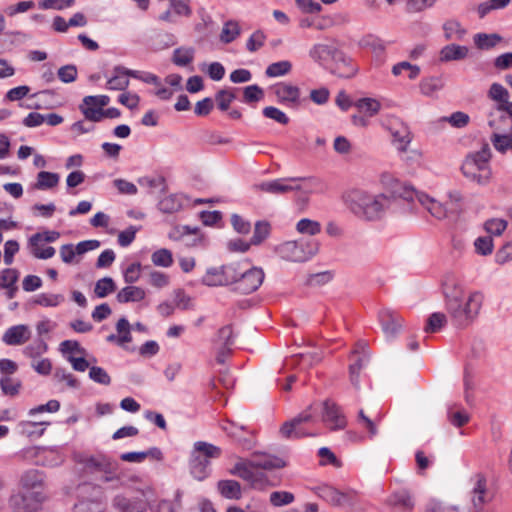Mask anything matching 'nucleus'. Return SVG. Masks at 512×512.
<instances>
[{
  "label": "nucleus",
  "instance_id": "f8f14e48",
  "mask_svg": "<svg viewBox=\"0 0 512 512\" xmlns=\"http://www.w3.org/2000/svg\"><path fill=\"white\" fill-rule=\"evenodd\" d=\"M351 357H356L354 362L349 365L350 382L355 388H359V378L362 368L368 363L370 353L365 342H358L356 349L352 352Z\"/></svg>",
  "mask_w": 512,
  "mask_h": 512
},
{
  "label": "nucleus",
  "instance_id": "864d4df0",
  "mask_svg": "<svg viewBox=\"0 0 512 512\" xmlns=\"http://www.w3.org/2000/svg\"><path fill=\"white\" fill-rule=\"evenodd\" d=\"M475 162L472 160H465L462 164L461 171L464 176L478 184H486L489 181H481L479 180V170L475 167Z\"/></svg>",
  "mask_w": 512,
  "mask_h": 512
},
{
  "label": "nucleus",
  "instance_id": "a19ab883",
  "mask_svg": "<svg viewBox=\"0 0 512 512\" xmlns=\"http://www.w3.org/2000/svg\"><path fill=\"white\" fill-rule=\"evenodd\" d=\"M151 260L155 266L165 268L170 267L173 264L172 253L170 250L166 248H162L153 252V254L151 255Z\"/></svg>",
  "mask_w": 512,
  "mask_h": 512
},
{
  "label": "nucleus",
  "instance_id": "bf43d9fd",
  "mask_svg": "<svg viewBox=\"0 0 512 512\" xmlns=\"http://www.w3.org/2000/svg\"><path fill=\"white\" fill-rule=\"evenodd\" d=\"M19 279V271L14 268H6L0 272V287H8L16 284Z\"/></svg>",
  "mask_w": 512,
  "mask_h": 512
},
{
  "label": "nucleus",
  "instance_id": "5fc2aeb1",
  "mask_svg": "<svg viewBox=\"0 0 512 512\" xmlns=\"http://www.w3.org/2000/svg\"><path fill=\"white\" fill-rule=\"evenodd\" d=\"M64 300V297L60 294H40L38 295L34 303L44 307H55Z\"/></svg>",
  "mask_w": 512,
  "mask_h": 512
},
{
  "label": "nucleus",
  "instance_id": "8fccbe9b",
  "mask_svg": "<svg viewBox=\"0 0 512 512\" xmlns=\"http://www.w3.org/2000/svg\"><path fill=\"white\" fill-rule=\"evenodd\" d=\"M60 237V233L57 231H46L43 233H35L29 239L30 246H39L42 242L52 243Z\"/></svg>",
  "mask_w": 512,
  "mask_h": 512
},
{
  "label": "nucleus",
  "instance_id": "1a4fd4ad",
  "mask_svg": "<svg viewBox=\"0 0 512 512\" xmlns=\"http://www.w3.org/2000/svg\"><path fill=\"white\" fill-rule=\"evenodd\" d=\"M322 421L332 430H342L347 425V419L341 407L331 399H326L322 403Z\"/></svg>",
  "mask_w": 512,
  "mask_h": 512
},
{
  "label": "nucleus",
  "instance_id": "338daca9",
  "mask_svg": "<svg viewBox=\"0 0 512 512\" xmlns=\"http://www.w3.org/2000/svg\"><path fill=\"white\" fill-rule=\"evenodd\" d=\"M443 120L449 122L455 128H463L468 125L470 117L464 112L457 111L449 117H444Z\"/></svg>",
  "mask_w": 512,
  "mask_h": 512
},
{
  "label": "nucleus",
  "instance_id": "37998d69",
  "mask_svg": "<svg viewBox=\"0 0 512 512\" xmlns=\"http://www.w3.org/2000/svg\"><path fill=\"white\" fill-rule=\"evenodd\" d=\"M339 504L336 507L354 509L358 504V494L354 490L340 491L338 492Z\"/></svg>",
  "mask_w": 512,
  "mask_h": 512
},
{
  "label": "nucleus",
  "instance_id": "5701e85b",
  "mask_svg": "<svg viewBox=\"0 0 512 512\" xmlns=\"http://www.w3.org/2000/svg\"><path fill=\"white\" fill-rule=\"evenodd\" d=\"M340 51L341 50L333 46L317 44L311 50L310 55L314 60L320 62L322 65L328 68V65L334 61L336 54L340 53Z\"/></svg>",
  "mask_w": 512,
  "mask_h": 512
},
{
  "label": "nucleus",
  "instance_id": "0e129e2a",
  "mask_svg": "<svg viewBox=\"0 0 512 512\" xmlns=\"http://www.w3.org/2000/svg\"><path fill=\"white\" fill-rule=\"evenodd\" d=\"M47 349L48 346L45 341L43 339H38L33 344L25 347L23 353L29 358H36L45 353Z\"/></svg>",
  "mask_w": 512,
  "mask_h": 512
},
{
  "label": "nucleus",
  "instance_id": "aec40b11",
  "mask_svg": "<svg viewBox=\"0 0 512 512\" xmlns=\"http://www.w3.org/2000/svg\"><path fill=\"white\" fill-rule=\"evenodd\" d=\"M275 95L281 103L291 107L299 105L300 89L297 86L282 83L275 87Z\"/></svg>",
  "mask_w": 512,
  "mask_h": 512
},
{
  "label": "nucleus",
  "instance_id": "20e7f679",
  "mask_svg": "<svg viewBox=\"0 0 512 512\" xmlns=\"http://www.w3.org/2000/svg\"><path fill=\"white\" fill-rule=\"evenodd\" d=\"M78 462L83 465L79 468L82 473L95 477L101 476L105 482L114 478L112 475L117 469V463L104 455L80 456Z\"/></svg>",
  "mask_w": 512,
  "mask_h": 512
},
{
  "label": "nucleus",
  "instance_id": "9d476101",
  "mask_svg": "<svg viewBox=\"0 0 512 512\" xmlns=\"http://www.w3.org/2000/svg\"><path fill=\"white\" fill-rule=\"evenodd\" d=\"M304 180H306V178L302 177L277 179L256 184L254 188L258 191L270 194H287L292 191L300 190L301 186L298 184V182Z\"/></svg>",
  "mask_w": 512,
  "mask_h": 512
},
{
  "label": "nucleus",
  "instance_id": "c85d7f7f",
  "mask_svg": "<svg viewBox=\"0 0 512 512\" xmlns=\"http://www.w3.org/2000/svg\"><path fill=\"white\" fill-rule=\"evenodd\" d=\"M491 142L494 148L500 153L512 150V131L493 132Z\"/></svg>",
  "mask_w": 512,
  "mask_h": 512
},
{
  "label": "nucleus",
  "instance_id": "c756f323",
  "mask_svg": "<svg viewBox=\"0 0 512 512\" xmlns=\"http://www.w3.org/2000/svg\"><path fill=\"white\" fill-rule=\"evenodd\" d=\"M195 49L192 47H180L174 50L172 62L180 67L189 65L194 59Z\"/></svg>",
  "mask_w": 512,
  "mask_h": 512
},
{
  "label": "nucleus",
  "instance_id": "6e6d98bb",
  "mask_svg": "<svg viewBox=\"0 0 512 512\" xmlns=\"http://www.w3.org/2000/svg\"><path fill=\"white\" fill-rule=\"evenodd\" d=\"M394 140L399 142V150L404 152L407 149L408 144L411 142V134L407 126H402L398 130L392 131Z\"/></svg>",
  "mask_w": 512,
  "mask_h": 512
},
{
  "label": "nucleus",
  "instance_id": "e2e57ef3",
  "mask_svg": "<svg viewBox=\"0 0 512 512\" xmlns=\"http://www.w3.org/2000/svg\"><path fill=\"white\" fill-rule=\"evenodd\" d=\"M488 95L492 100L499 102V104H503L504 102H506L509 99V93H508L507 89H505L499 83H493L490 86Z\"/></svg>",
  "mask_w": 512,
  "mask_h": 512
},
{
  "label": "nucleus",
  "instance_id": "f03ea898",
  "mask_svg": "<svg viewBox=\"0 0 512 512\" xmlns=\"http://www.w3.org/2000/svg\"><path fill=\"white\" fill-rule=\"evenodd\" d=\"M345 202L354 215L367 221L381 219L391 203L384 194L374 195L358 189L349 191Z\"/></svg>",
  "mask_w": 512,
  "mask_h": 512
},
{
  "label": "nucleus",
  "instance_id": "4c0bfd02",
  "mask_svg": "<svg viewBox=\"0 0 512 512\" xmlns=\"http://www.w3.org/2000/svg\"><path fill=\"white\" fill-rule=\"evenodd\" d=\"M292 69L291 62L287 60L270 64L265 71L268 77H279L288 74Z\"/></svg>",
  "mask_w": 512,
  "mask_h": 512
},
{
  "label": "nucleus",
  "instance_id": "473e14b6",
  "mask_svg": "<svg viewBox=\"0 0 512 512\" xmlns=\"http://www.w3.org/2000/svg\"><path fill=\"white\" fill-rule=\"evenodd\" d=\"M511 0H488L477 6V13L480 18H484L487 14L494 10L503 9L510 4Z\"/></svg>",
  "mask_w": 512,
  "mask_h": 512
},
{
  "label": "nucleus",
  "instance_id": "423d86ee",
  "mask_svg": "<svg viewBox=\"0 0 512 512\" xmlns=\"http://www.w3.org/2000/svg\"><path fill=\"white\" fill-rule=\"evenodd\" d=\"M239 266L234 291L241 294H250L255 292L263 283L265 274L261 268L250 267L247 261H242Z\"/></svg>",
  "mask_w": 512,
  "mask_h": 512
},
{
  "label": "nucleus",
  "instance_id": "de8ad7c7",
  "mask_svg": "<svg viewBox=\"0 0 512 512\" xmlns=\"http://www.w3.org/2000/svg\"><path fill=\"white\" fill-rule=\"evenodd\" d=\"M355 106L368 113L369 116L376 115L381 108L380 102L373 98H361L355 103Z\"/></svg>",
  "mask_w": 512,
  "mask_h": 512
},
{
  "label": "nucleus",
  "instance_id": "39448f33",
  "mask_svg": "<svg viewBox=\"0 0 512 512\" xmlns=\"http://www.w3.org/2000/svg\"><path fill=\"white\" fill-rule=\"evenodd\" d=\"M46 500L43 491L18 490L10 495L8 506L12 512H38Z\"/></svg>",
  "mask_w": 512,
  "mask_h": 512
},
{
  "label": "nucleus",
  "instance_id": "a18cd8bd",
  "mask_svg": "<svg viewBox=\"0 0 512 512\" xmlns=\"http://www.w3.org/2000/svg\"><path fill=\"white\" fill-rule=\"evenodd\" d=\"M443 29L446 39H452L455 36L457 39H461L466 34V30L457 20H448L445 22Z\"/></svg>",
  "mask_w": 512,
  "mask_h": 512
},
{
  "label": "nucleus",
  "instance_id": "4468645a",
  "mask_svg": "<svg viewBox=\"0 0 512 512\" xmlns=\"http://www.w3.org/2000/svg\"><path fill=\"white\" fill-rule=\"evenodd\" d=\"M472 504L476 512H483V505L488 501L486 499L487 490V479L482 473L475 474L472 479Z\"/></svg>",
  "mask_w": 512,
  "mask_h": 512
},
{
  "label": "nucleus",
  "instance_id": "6e6552de",
  "mask_svg": "<svg viewBox=\"0 0 512 512\" xmlns=\"http://www.w3.org/2000/svg\"><path fill=\"white\" fill-rule=\"evenodd\" d=\"M394 195L407 201H414V199H417L419 203L423 205L429 211V213L437 219H443L446 217V207L430 198L426 194L415 191L411 186L403 185L399 187V189L394 191Z\"/></svg>",
  "mask_w": 512,
  "mask_h": 512
},
{
  "label": "nucleus",
  "instance_id": "4be33fe9",
  "mask_svg": "<svg viewBox=\"0 0 512 512\" xmlns=\"http://www.w3.org/2000/svg\"><path fill=\"white\" fill-rule=\"evenodd\" d=\"M113 507L119 512H145L147 504L142 499H129L123 495H117L113 499Z\"/></svg>",
  "mask_w": 512,
  "mask_h": 512
},
{
  "label": "nucleus",
  "instance_id": "412c9836",
  "mask_svg": "<svg viewBox=\"0 0 512 512\" xmlns=\"http://www.w3.org/2000/svg\"><path fill=\"white\" fill-rule=\"evenodd\" d=\"M44 475L42 472L30 469L25 471L20 477L21 490L24 491H43Z\"/></svg>",
  "mask_w": 512,
  "mask_h": 512
},
{
  "label": "nucleus",
  "instance_id": "2eb2a0df",
  "mask_svg": "<svg viewBox=\"0 0 512 512\" xmlns=\"http://www.w3.org/2000/svg\"><path fill=\"white\" fill-rule=\"evenodd\" d=\"M491 152L488 144H484L480 151L468 155L465 160H472L475 162V167L479 170V180L489 181L491 177V170L489 167V160Z\"/></svg>",
  "mask_w": 512,
  "mask_h": 512
},
{
  "label": "nucleus",
  "instance_id": "f257e3e1",
  "mask_svg": "<svg viewBox=\"0 0 512 512\" xmlns=\"http://www.w3.org/2000/svg\"><path fill=\"white\" fill-rule=\"evenodd\" d=\"M445 307L454 325L458 328L467 327L478 315L482 306L483 295L479 292L466 294L455 281L443 284Z\"/></svg>",
  "mask_w": 512,
  "mask_h": 512
},
{
  "label": "nucleus",
  "instance_id": "ea45409f",
  "mask_svg": "<svg viewBox=\"0 0 512 512\" xmlns=\"http://www.w3.org/2000/svg\"><path fill=\"white\" fill-rule=\"evenodd\" d=\"M270 234V224L267 221H258L255 224L253 236L251 238L252 245L261 244Z\"/></svg>",
  "mask_w": 512,
  "mask_h": 512
},
{
  "label": "nucleus",
  "instance_id": "680f3d73",
  "mask_svg": "<svg viewBox=\"0 0 512 512\" xmlns=\"http://www.w3.org/2000/svg\"><path fill=\"white\" fill-rule=\"evenodd\" d=\"M262 113L266 118L272 119L279 124L286 125L289 123L288 116L276 107L267 106L263 109Z\"/></svg>",
  "mask_w": 512,
  "mask_h": 512
},
{
  "label": "nucleus",
  "instance_id": "49530a36",
  "mask_svg": "<svg viewBox=\"0 0 512 512\" xmlns=\"http://www.w3.org/2000/svg\"><path fill=\"white\" fill-rule=\"evenodd\" d=\"M442 87L443 81L440 77H430L422 80L420 83V90L426 96L432 95L434 92L442 89Z\"/></svg>",
  "mask_w": 512,
  "mask_h": 512
},
{
  "label": "nucleus",
  "instance_id": "58836bf2",
  "mask_svg": "<svg viewBox=\"0 0 512 512\" xmlns=\"http://www.w3.org/2000/svg\"><path fill=\"white\" fill-rule=\"evenodd\" d=\"M0 387L5 395L15 396L21 388V381L11 376H3L0 379Z\"/></svg>",
  "mask_w": 512,
  "mask_h": 512
},
{
  "label": "nucleus",
  "instance_id": "f3484780",
  "mask_svg": "<svg viewBox=\"0 0 512 512\" xmlns=\"http://www.w3.org/2000/svg\"><path fill=\"white\" fill-rule=\"evenodd\" d=\"M379 318L382 330L388 338H394L402 328V318L390 310H383Z\"/></svg>",
  "mask_w": 512,
  "mask_h": 512
},
{
  "label": "nucleus",
  "instance_id": "0eeeda50",
  "mask_svg": "<svg viewBox=\"0 0 512 512\" xmlns=\"http://www.w3.org/2000/svg\"><path fill=\"white\" fill-rule=\"evenodd\" d=\"M241 262H231L220 267L209 268L202 278V283L207 286L234 285Z\"/></svg>",
  "mask_w": 512,
  "mask_h": 512
},
{
  "label": "nucleus",
  "instance_id": "e433bc0d",
  "mask_svg": "<svg viewBox=\"0 0 512 512\" xmlns=\"http://www.w3.org/2000/svg\"><path fill=\"white\" fill-rule=\"evenodd\" d=\"M446 322L447 317L444 313H432L427 320V324L424 328V331L426 333H435L439 331L446 324Z\"/></svg>",
  "mask_w": 512,
  "mask_h": 512
},
{
  "label": "nucleus",
  "instance_id": "09e8293b",
  "mask_svg": "<svg viewBox=\"0 0 512 512\" xmlns=\"http://www.w3.org/2000/svg\"><path fill=\"white\" fill-rule=\"evenodd\" d=\"M297 231L301 234L316 235L321 231L319 222L307 218L301 219L297 223Z\"/></svg>",
  "mask_w": 512,
  "mask_h": 512
},
{
  "label": "nucleus",
  "instance_id": "c03bdc74",
  "mask_svg": "<svg viewBox=\"0 0 512 512\" xmlns=\"http://www.w3.org/2000/svg\"><path fill=\"white\" fill-rule=\"evenodd\" d=\"M338 492V489L329 485H322L317 488L318 496L334 507L339 504Z\"/></svg>",
  "mask_w": 512,
  "mask_h": 512
},
{
  "label": "nucleus",
  "instance_id": "9b49d317",
  "mask_svg": "<svg viewBox=\"0 0 512 512\" xmlns=\"http://www.w3.org/2000/svg\"><path fill=\"white\" fill-rule=\"evenodd\" d=\"M312 406H309L306 410L301 412L299 415L285 422L280 428V434L287 439L301 438L308 435L303 431L301 425L313 420L311 413Z\"/></svg>",
  "mask_w": 512,
  "mask_h": 512
},
{
  "label": "nucleus",
  "instance_id": "7ed1b4c3",
  "mask_svg": "<svg viewBox=\"0 0 512 512\" xmlns=\"http://www.w3.org/2000/svg\"><path fill=\"white\" fill-rule=\"evenodd\" d=\"M319 244L315 240H294L276 247L277 254L290 262H305L317 254Z\"/></svg>",
  "mask_w": 512,
  "mask_h": 512
},
{
  "label": "nucleus",
  "instance_id": "603ef678",
  "mask_svg": "<svg viewBox=\"0 0 512 512\" xmlns=\"http://www.w3.org/2000/svg\"><path fill=\"white\" fill-rule=\"evenodd\" d=\"M495 117L494 113H490V120L488 122L489 126L494 130V132H506L508 130V117L503 113Z\"/></svg>",
  "mask_w": 512,
  "mask_h": 512
},
{
  "label": "nucleus",
  "instance_id": "4d7b16f0",
  "mask_svg": "<svg viewBox=\"0 0 512 512\" xmlns=\"http://www.w3.org/2000/svg\"><path fill=\"white\" fill-rule=\"evenodd\" d=\"M264 97V91L258 85H250L243 90V99L246 103H254L260 101Z\"/></svg>",
  "mask_w": 512,
  "mask_h": 512
},
{
  "label": "nucleus",
  "instance_id": "13d9d810",
  "mask_svg": "<svg viewBox=\"0 0 512 512\" xmlns=\"http://www.w3.org/2000/svg\"><path fill=\"white\" fill-rule=\"evenodd\" d=\"M128 85L129 79L125 73L114 72V76L107 81V88L110 90H125Z\"/></svg>",
  "mask_w": 512,
  "mask_h": 512
},
{
  "label": "nucleus",
  "instance_id": "a211bd4d",
  "mask_svg": "<svg viewBox=\"0 0 512 512\" xmlns=\"http://www.w3.org/2000/svg\"><path fill=\"white\" fill-rule=\"evenodd\" d=\"M251 465L255 466L256 469L274 470L284 468L286 462L277 456L255 452L252 455Z\"/></svg>",
  "mask_w": 512,
  "mask_h": 512
},
{
  "label": "nucleus",
  "instance_id": "ddd939ff",
  "mask_svg": "<svg viewBox=\"0 0 512 512\" xmlns=\"http://www.w3.org/2000/svg\"><path fill=\"white\" fill-rule=\"evenodd\" d=\"M329 71L341 78H351L358 71L357 65L344 52L336 54V58L328 65Z\"/></svg>",
  "mask_w": 512,
  "mask_h": 512
},
{
  "label": "nucleus",
  "instance_id": "72a5a7b5",
  "mask_svg": "<svg viewBox=\"0 0 512 512\" xmlns=\"http://www.w3.org/2000/svg\"><path fill=\"white\" fill-rule=\"evenodd\" d=\"M158 206L163 213H174L181 209L182 201L179 195L172 194L163 198Z\"/></svg>",
  "mask_w": 512,
  "mask_h": 512
},
{
  "label": "nucleus",
  "instance_id": "052dcab7",
  "mask_svg": "<svg viewBox=\"0 0 512 512\" xmlns=\"http://www.w3.org/2000/svg\"><path fill=\"white\" fill-rule=\"evenodd\" d=\"M294 501V495L286 491H274L270 494V502L273 506L279 507L288 505Z\"/></svg>",
  "mask_w": 512,
  "mask_h": 512
},
{
  "label": "nucleus",
  "instance_id": "774afa93",
  "mask_svg": "<svg viewBox=\"0 0 512 512\" xmlns=\"http://www.w3.org/2000/svg\"><path fill=\"white\" fill-rule=\"evenodd\" d=\"M475 250L478 254L488 255L493 250V240L490 236L478 237L474 242Z\"/></svg>",
  "mask_w": 512,
  "mask_h": 512
},
{
  "label": "nucleus",
  "instance_id": "2f4dec72",
  "mask_svg": "<svg viewBox=\"0 0 512 512\" xmlns=\"http://www.w3.org/2000/svg\"><path fill=\"white\" fill-rule=\"evenodd\" d=\"M59 175L53 172L41 171L37 175V182L34 187L38 190L51 189L57 186Z\"/></svg>",
  "mask_w": 512,
  "mask_h": 512
},
{
  "label": "nucleus",
  "instance_id": "bb28decb",
  "mask_svg": "<svg viewBox=\"0 0 512 512\" xmlns=\"http://www.w3.org/2000/svg\"><path fill=\"white\" fill-rule=\"evenodd\" d=\"M468 55V48L456 44H450L443 47L440 51V60L449 62L454 60H462Z\"/></svg>",
  "mask_w": 512,
  "mask_h": 512
},
{
  "label": "nucleus",
  "instance_id": "b1692460",
  "mask_svg": "<svg viewBox=\"0 0 512 512\" xmlns=\"http://www.w3.org/2000/svg\"><path fill=\"white\" fill-rule=\"evenodd\" d=\"M80 111L84 114L87 120L92 122H99L103 118H119L121 116V112L117 108H108L104 109H95L93 107L79 106Z\"/></svg>",
  "mask_w": 512,
  "mask_h": 512
},
{
  "label": "nucleus",
  "instance_id": "7c9ffc66",
  "mask_svg": "<svg viewBox=\"0 0 512 512\" xmlns=\"http://www.w3.org/2000/svg\"><path fill=\"white\" fill-rule=\"evenodd\" d=\"M192 453L202 455L206 458L215 459L220 457L221 448L204 441H198L194 444V450Z\"/></svg>",
  "mask_w": 512,
  "mask_h": 512
},
{
  "label": "nucleus",
  "instance_id": "dca6fc26",
  "mask_svg": "<svg viewBox=\"0 0 512 512\" xmlns=\"http://www.w3.org/2000/svg\"><path fill=\"white\" fill-rule=\"evenodd\" d=\"M386 503L388 506L401 512H412L415 506L412 494L406 489L398 490L391 494Z\"/></svg>",
  "mask_w": 512,
  "mask_h": 512
},
{
  "label": "nucleus",
  "instance_id": "3c124183",
  "mask_svg": "<svg viewBox=\"0 0 512 512\" xmlns=\"http://www.w3.org/2000/svg\"><path fill=\"white\" fill-rule=\"evenodd\" d=\"M235 98L236 95L231 90L227 89H221L215 95L217 106L221 111H227Z\"/></svg>",
  "mask_w": 512,
  "mask_h": 512
},
{
  "label": "nucleus",
  "instance_id": "cd10ccee",
  "mask_svg": "<svg viewBox=\"0 0 512 512\" xmlns=\"http://www.w3.org/2000/svg\"><path fill=\"white\" fill-rule=\"evenodd\" d=\"M220 494L228 499H240L241 485L236 480H220L217 484Z\"/></svg>",
  "mask_w": 512,
  "mask_h": 512
},
{
  "label": "nucleus",
  "instance_id": "6ab92c4d",
  "mask_svg": "<svg viewBox=\"0 0 512 512\" xmlns=\"http://www.w3.org/2000/svg\"><path fill=\"white\" fill-rule=\"evenodd\" d=\"M31 332L26 325L20 324L10 327L4 333L2 340L7 345H22L30 339Z\"/></svg>",
  "mask_w": 512,
  "mask_h": 512
},
{
  "label": "nucleus",
  "instance_id": "69168bd1",
  "mask_svg": "<svg viewBox=\"0 0 512 512\" xmlns=\"http://www.w3.org/2000/svg\"><path fill=\"white\" fill-rule=\"evenodd\" d=\"M425 512H459V508L455 505H447L432 499L427 503Z\"/></svg>",
  "mask_w": 512,
  "mask_h": 512
},
{
  "label": "nucleus",
  "instance_id": "79ce46f5",
  "mask_svg": "<svg viewBox=\"0 0 512 512\" xmlns=\"http://www.w3.org/2000/svg\"><path fill=\"white\" fill-rule=\"evenodd\" d=\"M240 34V27L236 21H227L220 34V39L224 43H230Z\"/></svg>",
  "mask_w": 512,
  "mask_h": 512
},
{
  "label": "nucleus",
  "instance_id": "f704fd0d",
  "mask_svg": "<svg viewBox=\"0 0 512 512\" xmlns=\"http://www.w3.org/2000/svg\"><path fill=\"white\" fill-rule=\"evenodd\" d=\"M500 40L498 34L479 33L474 36L475 45L482 50L493 48Z\"/></svg>",
  "mask_w": 512,
  "mask_h": 512
},
{
  "label": "nucleus",
  "instance_id": "c9c22d12",
  "mask_svg": "<svg viewBox=\"0 0 512 512\" xmlns=\"http://www.w3.org/2000/svg\"><path fill=\"white\" fill-rule=\"evenodd\" d=\"M116 290V285L111 277H104L95 284L94 293L99 298H104Z\"/></svg>",
  "mask_w": 512,
  "mask_h": 512
},
{
  "label": "nucleus",
  "instance_id": "393cba45",
  "mask_svg": "<svg viewBox=\"0 0 512 512\" xmlns=\"http://www.w3.org/2000/svg\"><path fill=\"white\" fill-rule=\"evenodd\" d=\"M255 468V466L251 465V460H240L229 472L230 474L238 476L241 479L250 482L252 485H255V482L258 479L254 472Z\"/></svg>",
  "mask_w": 512,
  "mask_h": 512
},
{
  "label": "nucleus",
  "instance_id": "a878e982",
  "mask_svg": "<svg viewBox=\"0 0 512 512\" xmlns=\"http://www.w3.org/2000/svg\"><path fill=\"white\" fill-rule=\"evenodd\" d=\"M146 296L145 290L138 286H126L122 288L116 295L119 303L139 302Z\"/></svg>",
  "mask_w": 512,
  "mask_h": 512
}]
</instances>
